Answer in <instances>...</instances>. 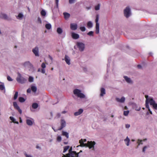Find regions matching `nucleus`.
<instances>
[{
  "mask_svg": "<svg viewBox=\"0 0 157 157\" xmlns=\"http://www.w3.org/2000/svg\"><path fill=\"white\" fill-rule=\"evenodd\" d=\"M146 100L145 101L146 107L148 109L149 111L150 112L151 111L150 109L149 103L150 105L152 106L153 109L155 110H157V103H156L153 98L151 97H149L147 95L145 96Z\"/></svg>",
  "mask_w": 157,
  "mask_h": 157,
  "instance_id": "obj_1",
  "label": "nucleus"
},
{
  "mask_svg": "<svg viewBox=\"0 0 157 157\" xmlns=\"http://www.w3.org/2000/svg\"><path fill=\"white\" fill-rule=\"evenodd\" d=\"M86 140L85 139L83 140L82 139L79 140V143L80 144V146L81 147H88L90 149H92L94 150V145L95 144V142L94 141H88L87 143L84 144V143L86 142Z\"/></svg>",
  "mask_w": 157,
  "mask_h": 157,
  "instance_id": "obj_2",
  "label": "nucleus"
},
{
  "mask_svg": "<svg viewBox=\"0 0 157 157\" xmlns=\"http://www.w3.org/2000/svg\"><path fill=\"white\" fill-rule=\"evenodd\" d=\"M23 66L26 70L29 71L30 72L34 71V67L32 63L29 61L25 62L23 64Z\"/></svg>",
  "mask_w": 157,
  "mask_h": 157,
  "instance_id": "obj_3",
  "label": "nucleus"
},
{
  "mask_svg": "<svg viewBox=\"0 0 157 157\" xmlns=\"http://www.w3.org/2000/svg\"><path fill=\"white\" fill-rule=\"evenodd\" d=\"M72 147H71L69 151V153L66 155H63L62 157H79V153H77L76 151H72Z\"/></svg>",
  "mask_w": 157,
  "mask_h": 157,
  "instance_id": "obj_4",
  "label": "nucleus"
},
{
  "mask_svg": "<svg viewBox=\"0 0 157 157\" xmlns=\"http://www.w3.org/2000/svg\"><path fill=\"white\" fill-rule=\"evenodd\" d=\"M17 74V76L16 78V80L17 82L22 84L25 83L27 82V79L23 77L20 73L18 72Z\"/></svg>",
  "mask_w": 157,
  "mask_h": 157,
  "instance_id": "obj_5",
  "label": "nucleus"
},
{
  "mask_svg": "<svg viewBox=\"0 0 157 157\" xmlns=\"http://www.w3.org/2000/svg\"><path fill=\"white\" fill-rule=\"evenodd\" d=\"M73 93L76 96L81 98H85V96L81 92L80 90L78 89H75L73 90Z\"/></svg>",
  "mask_w": 157,
  "mask_h": 157,
  "instance_id": "obj_6",
  "label": "nucleus"
},
{
  "mask_svg": "<svg viewBox=\"0 0 157 157\" xmlns=\"http://www.w3.org/2000/svg\"><path fill=\"white\" fill-rule=\"evenodd\" d=\"M26 123L29 126H32L34 123V120L33 119L27 117H26Z\"/></svg>",
  "mask_w": 157,
  "mask_h": 157,
  "instance_id": "obj_7",
  "label": "nucleus"
},
{
  "mask_svg": "<svg viewBox=\"0 0 157 157\" xmlns=\"http://www.w3.org/2000/svg\"><path fill=\"white\" fill-rule=\"evenodd\" d=\"M76 46L78 50L80 52L83 51L85 48V45L82 42H78L76 43Z\"/></svg>",
  "mask_w": 157,
  "mask_h": 157,
  "instance_id": "obj_8",
  "label": "nucleus"
},
{
  "mask_svg": "<svg viewBox=\"0 0 157 157\" xmlns=\"http://www.w3.org/2000/svg\"><path fill=\"white\" fill-rule=\"evenodd\" d=\"M99 20V16L98 15H97L95 19L96 25V30L95 33L96 34H98L99 32V24L98 22Z\"/></svg>",
  "mask_w": 157,
  "mask_h": 157,
  "instance_id": "obj_9",
  "label": "nucleus"
},
{
  "mask_svg": "<svg viewBox=\"0 0 157 157\" xmlns=\"http://www.w3.org/2000/svg\"><path fill=\"white\" fill-rule=\"evenodd\" d=\"M124 14L127 18H128L131 15V10L128 7H127L124 10Z\"/></svg>",
  "mask_w": 157,
  "mask_h": 157,
  "instance_id": "obj_10",
  "label": "nucleus"
},
{
  "mask_svg": "<svg viewBox=\"0 0 157 157\" xmlns=\"http://www.w3.org/2000/svg\"><path fill=\"white\" fill-rule=\"evenodd\" d=\"M66 126V122L65 120L63 119L61 120V127L58 129L59 130H61L63 128L65 127Z\"/></svg>",
  "mask_w": 157,
  "mask_h": 157,
  "instance_id": "obj_11",
  "label": "nucleus"
},
{
  "mask_svg": "<svg viewBox=\"0 0 157 157\" xmlns=\"http://www.w3.org/2000/svg\"><path fill=\"white\" fill-rule=\"evenodd\" d=\"M13 105L15 108L18 110L20 114H21L22 113L21 110L20 109L19 107L18 106L17 103L16 102H13Z\"/></svg>",
  "mask_w": 157,
  "mask_h": 157,
  "instance_id": "obj_12",
  "label": "nucleus"
},
{
  "mask_svg": "<svg viewBox=\"0 0 157 157\" xmlns=\"http://www.w3.org/2000/svg\"><path fill=\"white\" fill-rule=\"evenodd\" d=\"M32 52L36 56H39V49L37 47H36L33 48L32 50Z\"/></svg>",
  "mask_w": 157,
  "mask_h": 157,
  "instance_id": "obj_13",
  "label": "nucleus"
},
{
  "mask_svg": "<svg viewBox=\"0 0 157 157\" xmlns=\"http://www.w3.org/2000/svg\"><path fill=\"white\" fill-rule=\"evenodd\" d=\"M125 100V98L124 97H122L121 98H116V101L119 102L123 103L124 102Z\"/></svg>",
  "mask_w": 157,
  "mask_h": 157,
  "instance_id": "obj_14",
  "label": "nucleus"
},
{
  "mask_svg": "<svg viewBox=\"0 0 157 157\" xmlns=\"http://www.w3.org/2000/svg\"><path fill=\"white\" fill-rule=\"evenodd\" d=\"M100 95L101 97L104 96L106 94L105 90V89L103 87H101L100 88Z\"/></svg>",
  "mask_w": 157,
  "mask_h": 157,
  "instance_id": "obj_15",
  "label": "nucleus"
},
{
  "mask_svg": "<svg viewBox=\"0 0 157 157\" xmlns=\"http://www.w3.org/2000/svg\"><path fill=\"white\" fill-rule=\"evenodd\" d=\"M83 110L82 109H80L78 110L74 113V115L75 116H78L81 115L83 112Z\"/></svg>",
  "mask_w": 157,
  "mask_h": 157,
  "instance_id": "obj_16",
  "label": "nucleus"
},
{
  "mask_svg": "<svg viewBox=\"0 0 157 157\" xmlns=\"http://www.w3.org/2000/svg\"><path fill=\"white\" fill-rule=\"evenodd\" d=\"M64 60L66 63L68 65L71 64L70 59L69 57L67 55H65L64 57Z\"/></svg>",
  "mask_w": 157,
  "mask_h": 157,
  "instance_id": "obj_17",
  "label": "nucleus"
},
{
  "mask_svg": "<svg viewBox=\"0 0 157 157\" xmlns=\"http://www.w3.org/2000/svg\"><path fill=\"white\" fill-rule=\"evenodd\" d=\"M77 28V25L75 23H71L70 24V28L73 30H76Z\"/></svg>",
  "mask_w": 157,
  "mask_h": 157,
  "instance_id": "obj_18",
  "label": "nucleus"
},
{
  "mask_svg": "<svg viewBox=\"0 0 157 157\" xmlns=\"http://www.w3.org/2000/svg\"><path fill=\"white\" fill-rule=\"evenodd\" d=\"M124 78L126 81L128 83H132L133 82L131 80V78H129L127 76H124Z\"/></svg>",
  "mask_w": 157,
  "mask_h": 157,
  "instance_id": "obj_19",
  "label": "nucleus"
},
{
  "mask_svg": "<svg viewBox=\"0 0 157 157\" xmlns=\"http://www.w3.org/2000/svg\"><path fill=\"white\" fill-rule=\"evenodd\" d=\"M71 36L72 38L74 39H77L79 37V36L78 34L74 33H71Z\"/></svg>",
  "mask_w": 157,
  "mask_h": 157,
  "instance_id": "obj_20",
  "label": "nucleus"
},
{
  "mask_svg": "<svg viewBox=\"0 0 157 157\" xmlns=\"http://www.w3.org/2000/svg\"><path fill=\"white\" fill-rule=\"evenodd\" d=\"M126 145L127 146H128L129 145V143L130 141V139L127 136L125 139L124 140Z\"/></svg>",
  "mask_w": 157,
  "mask_h": 157,
  "instance_id": "obj_21",
  "label": "nucleus"
},
{
  "mask_svg": "<svg viewBox=\"0 0 157 157\" xmlns=\"http://www.w3.org/2000/svg\"><path fill=\"white\" fill-rule=\"evenodd\" d=\"M64 17L66 20L68 19L70 17V14L64 12L63 13Z\"/></svg>",
  "mask_w": 157,
  "mask_h": 157,
  "instance_id": "obj_22",
  "label": "nucleus"
},
{
  "mask_svg": "<svg viewBox=\"0 0 157 157\" xmlns=\"http://www.w3.org/2000/svg\"><path fill=\"white\" fill-rule=\"evenodd\" d=\"M0 17L5 19H7L8 18V17L6 14L3 13L0 14Z\"/></svg>",
  "mask_w": 157,
  "mask_h": 157,
  "instance_id": "obj_23",
  "label": "nucleus"
},
{
  "mask_svg": "<svg viewBox=\"0 0 157 157\" xmlns=\"http://www.w3.org/2000/svg\"><path fill=\"white\" fill-rule=\"evenodd\" d=\"M93 24L91 21H89L87 23V27L88 28H91L93 27Z\"/></svg>",
  "mask_w": 157,
  "mask_h": 157,
  "instance_id": "obj_24",
  "label": "nucleus"
},
{
  "mask_svg": "<svg viewBox=\"0 0 157 157\" xmlns=\"http://www.w3.org/2000/svg\"><path fill=\"white\" fill-rule=\"evenodd\" d=\"M10 118L13 122L17 124H19L18 122L16 121V120L14 118V117H10Z\"/></svg>",
  "mask_w": 157,
  "mask_h": 157,
  "instance_id": "obj_25",
  "label": "nucleus"
},
{
  "mask_svg": "<svg viewBox=\"0 0 157 157\" xmlns=\"http://www.w3.org/2000/svg\"><path fill=\"white\" fill-rule=\"evenodd\" d=\"M57 32L59 34H61L63 33V30L61 28H57L56 30Z\"/></svg>",
  "mask_w": 157,
  "mask_h": 157,
  "instance_id": "obj_26",
  "label": "nucleus"
},
{
  "mask_svg": "<svg viewBox=\"0 0 157 157\" xmlns=\"http://www.w3.org/2000/svg\"><path fill=\"white\" fill-rule=\"evenodd\" d=\"M31 89L32 91L34 92H36L37 90L36 87L33 85H32L31 86Z\"/></svg>",
  "mask_w": 157,
  "mask_h": 157,
  "instance_id": "obj_27",
  "label": "nucleus"
},
{
  "mask_svg": "<svg viewBox=\"0 0 157 157\" xmlns=\"http://www.w3.org/2000/svg\"><path fill=\"white\" fill-rule=\"evenodd\" d=\"M62 134L63 136H66L67 138H69V133L68 132L64 131H62Z\"/></svg>",
  "mask_w": 157,
  "mask_h": 157,
  "instance_id": "obj_28",
  "label": "nucleus"
},
{
  "mask_svg": "<svg viewBox=\"0 0 157 157\" xmlns=\"http://www.w3.org/2000/svg\"><path fill=\"white\" fill-rule=\"evenodd\" d=\"M2 84L0 85V90H4L5 91V87L3 83L1 82Z\"/></svg>",
  "mask_w": 157,
  "mask_h": 157,
  "instance_id": "obj_29",
  "label": "nucleus"
},
{
  "mask_svg": "<svg viewBox=\"0 0 157 157\" xmlns=\"http://www.w3.org/2000/svg\"><path fill=\"white\" fill-rule=\"evenodd\" d=\"M46 28L48 30L52 28V25L50 23H48L46 24L45 25Z\"/></svg>",
  "mask_w": 157,
  "mask_h": 157,
  "instance_id": "obj_30",
  "label": "nucleus"
},
{
  "mask_svg": "<svg viewBox=\"0 0 157 157\" xmlns=\"http://www.w3.org/2000/svg\"><path fill=\"white\" fill-rule=\"evenodd\" d=\"M70 146H65L63 147V153L65 152L69 148Z\"/></svg>",
  "mask_w": 157,
  "mask_h": 157,
  "instance_id": "obj_31",
  "label": "nucleus"
},
{
  "mask_svg": "<svg viewBox=\"0 0 157 157\" xmlns=\"http://www.w3.org/2000/svg\"><path fill=\"white\" fill-rule=\"evenodd\" d=\"M25 100V99L22 97H20L19 98V101L21 102H24Z\"/></svg>",
  "mask_w": 157,
  "mask_h": 157,
  "instance_id": "obj_32",
  "label": "nucleus"
},
{
  "mask_svg": "<svg viewBox=\"0 0 157 157\" xmlns=\"http://www.w3.org/2000/svg\"><path fill=\"white\" fill-rule=\"evenodd\" d=\"M29 82H32L34 81V78L33 77L31 76H29Z\"/></svg>",
  "mask_w": 157,
  "mask_h": 157,
  "instance_id": "obj_33",
  "label": "nucleus"
},
{
  "mask_svg": "<svg viewBox=\"0 0 157 157\" xmlns=\"http://www.w3.org/2000/svg\"><path fill=\"white\" fill-rule=\"evenodd\" d=\"M38 107V105L36 103H33L32 104V107L34 109H36Z\"/></svg>",
  "mask_w": 157,
  "mask_h": 157,
  "instance_id": "obj_34",
  "label": "nucleus"
},
{
  "mask_svg": "<svg viewBox=\"0 0 157 157\" xmlns=\"http://www.w3.org/2000/svg\"><path fill=\"white\" fill-rule=\"evenodd\" d=\"M23 17V15L22 13H20L18 15L17 18V19H21Z\"/></svg>",
  "mask_w": 157,
  "mask_h": 157,
  "instance_id": "obj_35",
  "label": "nucleus"
},
{
  "mask_svg": "<svg viewBox=\"0 0 157 157\" xmlns=\"http://www.w3.org/2000/svg\"><path fill=\"white\" fill-rule=\"evenodd\" d=\"M41 14L42 16H44L46 15V12L44 10H42L41 11Z\"/></svg>",
  "mask_w": 157,
  "mask_h": 157,
  "instance_id": "obj_36",
  "label": "nucleus"
},
{
  "mask_svg": "<svg viewBox=\"0 0 157 157\" xmlns=\"http://www.w3.org/2000/svg\"><path fill=\"white\" fill-rule=\"evenodd\" d=\"M62 140V137L60 136H58L57 138V141L59 142H60Z\"/></svg>",
  "mask_w": 157,
  "mask_h": 157,
  "instance_id": "obj_37",
  "label": "nucleus"
},
{
  "mask_svg": "<svg viewBox=\"0 0 157 157\" xmlns=\"http://www.w3.org/2000/svg\"><path fill=\"white\" fill-rule=\"evenodd\" d=\"M18 92L17 91L15 93V94H14V98H13L14 100H15L17 98V96H18Z\"/></svg>",
  "mask_w": 157,
  "mask_h": 157,
  "instance_id": "obj_38",
  "label": "nucleus"
},
{
  "mask_svg": "<svg viewBox=\"0 0 157 157\" xmlns=\"http://www.w3.org/2000/svg\"><path fill=\"white\" fill-rule=\"evenodd\" d=\"M100 5V4H98L97 6H96L95 7V10H99Z\"/></svg>",
  "mask_w": 157,
  "mask_h": 157,
  "instance_id": "obj_39",
  "label": "nucleus"
},
{
  "mask_svg": "<svg viewBox=\"0 0 157 157\" xmlns=\"http://www.w3.org/2000/svg\"><path fill=\"white\" fill-rule=\"evenodd\" d=\"M129 113V111L128 110L124 111V115L125 116H127L128 115Z\"/></svg>",
  "mask_w": 157,
  "mask_h": 157,
  "instance_id": "obj_40",
  "label": "nucleus"
},
{
  "mask_svg": "<svg viewBox=\"0 0 157 157\" xmlns=\"http://www.w3.org/2000/svg\"><path fill=\"white\" fill-rule=\"evenodd\" d=\"M93 33H94L92 31H90L89 32H88L87 34V35H89L90 36H93Z\"/></svg>",
  "mask_w": 157,
  "mask_h": 157,
  "instance_id": "obj_41",
  "label": "nucleus"
},
{
  "mask_svg": "<svg viewBox=\"0 0 157 157\" xmlns=\"http://www.w3.org/2000/svg\"><path fill=\"white\" fill-rule=\"evenodd\" d=\"M80 29L81 30L82 32H84L86 30V28L85 27H81L80 28Z\"/></svg>",
  "mask_w": 157,
  "mask_h": 157,
  "instance_id": "obj_42",
  "label": "nucleus"
},
{
  "mask_svg": "<svg viewBox=\"0 0 157 157\" xmlns=\"http://www.w3.org/2000/svg\"><path fill=\"white\" fill-rule=\"evenodd\" d=\"M135 110L137 111H140L141 109V108L140 106H136L135 107Z\"/></svg>",
  "mask_w": 157,
  "mask_h": 157,
  "instance_id": "obj_43",
  "label": "nucleus"
},
{
  "mask_svg": "<svg viewBox=\"0 0 157 157\" xmlns=\"http://www.w3.org/2000/svg\"><path fill=\"white\" fill-rule=\"evenodd\" d=\"M41 67L42 68H45L46 67V65L44 63H43L41 65Z\"/></svg>",
  "mask_w": 157,
  "mask_h": 157,
  "instance_id": "obj_44",
  "label": "nucleus"
},
{
  "mask_svg": "<svg viewBox=\"0 0 157 157\" xmlns=\"http://www.w3.org/2000/svg\"><path fill=\"white\" fill-rule=\"evenodd\" d=\"M7 79L9 81H11L13 80L12 78L9 76H7Z\"/></svg>",
  "mask_w": 157,
  "mask_h": 157,
  "instance_id": "obj_45",
  "label": "nucleus"
},
{
  "mask_svg": "<svg viewBox=\"0 0 157 157\" xmlns=\"http://www.w3.org/2000/svg\"><path fill=\"white\" fill-rule=\"evenodd\" d=\"M148 147L147 146H144L142 150L143 152H144L146 150L147 148Z\"/></svg>",
  "mask_w": 157,
  "mask_h": 157,
  "instance_id": "obj_46",
  "label": "nucleus"
},
{
  "mask_svg": "<svg viewBox=\"0 0 157 157\" xmlns=\"http://www.w3.org/2000/svg\"><path fill=\"white\" fill-rule=\"evenodd\" d=\"M24 154L26 157H33L31 155H28L26 152L24 153Z\"/></svg>",
  "mask_w": 157,
  "mask_h": 157,
  "instance_id": "obj_47",
  "label": "nucleus"
},
{
  "mask_svg": "<svg viewBox=\"0 0 157 157\" xmlns=\"http://www.w3.org/2000/svg\"><path fill=\"white\" fill-rule=\"evenodd\" d=\"M75 0H69V3L70 4H72L74 3Z\"/></svg>",
  "mask_w": 157,
  "mask_h": 157,
  "instance_id": "obj_48",
  "label": "nucleus"
},
{
  "mask_svg": "<svg viewBox=\"0 0 157 157\" xmlns=\"http://www.w3.org/2000/svg\"><path fill=\"white\" fill-rule=\"evenodd\" d=\"M58 2H59V0H56V7L57 8L58 7Z\"/></svg>",
  "mask_w": 157,
  "mask_h": 157,
  "instance_id": "obj_49",
  "label": "nucleus"
},
{
  "mask_svg": "<svg viewBox=\"0 0 157 157\" xmlns=\"http://www.w3.org/2000/svg\"><path fill=\"white\" fill-rule=\"evenodd\" d=\"M130 126V125L128 124H125V128H129Z\"/></svg>",
  "mask_w": 157,
  "mask_h": 157,
  "instance_id": "obj_50",
  "label": "nucleus"
},
{
  "mask_svg": "<svg viewBox=\"0 0 157 157\" xmlns=\"http://www.w3.org/2000/svg\"><path fill=\"white\" fill-rule=\"evenodd\" d=\"M61 116V114L60 113H57V115H56V117L57 118H59V117H60Z\"/></svg>",
  "mask_w": 157,
  "mask_h": 157,
  "instance_id": "obj_51",
  "label": "nucleus"
},
{
  "mask_svg": "<svg viewBox=\"0 0 157 157\" xmlns=\"http://www.w3.org/2000/svg\"><path fill=\"white\" fill-rule=\"evenodd\" d=\"M41 72V73H42L44 74L45 72V71L44 68H42Z\"/></svg>",
  "mask_w": 157,
  "mask_h": 157,
  "instance_id": "obj_52",
  "label": "nucleus"
},
{
  "mask_svg": "<svg viewBox=\"0 0 157 157\" xmlns=\"http://www.w3.org/2000/svg\"><path fill=\"white\" fill-rule=\"evenodd\" d=\"M31 89L30 88H29V89H28L27 90V93H30L31 92Z\"/></svg>",
  "mask_w": 157,
  "mask_h": 157,
  "instance_id": "obj_53",
  "label": "nucleus"
},
{
  "mask_svg": "<svg viewBox=\"0 0 157 157\" xmlns=\"http://www.w3.org/2000/svg\"><path fill=\"white\" fill-rule=\"evenodd\" d=\"M38 21L40 23H41V21L40 18V17L38 18Z\"/></svg>",
  "mask_w": 157,
  "mask_h": 157,
  "instance_id": "obj_54",
  "label": "nucleus"
},
{
  "mask_svg": "<svg viewBox=\"0 0 157 157\" xmlns=\"http://www.w3.org/2000/svg\"><path fill=\"white\" fill-rule=\"evenodd\" d=\"M137 67L139 69H141L142 68V67L140 65H137Z\"/></svg>",
  "mask_w": 157,
  "mask_h": 157,
  "instance_id": "obj_55",
  "label": "nucleus"
},
{
  "mask_svg": "<svg viewBox=\"0 0 157 157\" xmlns=\"http://www.w3.org/2000/svg\"><path fill=\"white\" fill-rule=\"evenodd\" d=\"M142 140H138L137 143L139 144V145L140 144V143L142 142Z\"/></svg>",
  "mask_w": 157,
  "mask_h": 157,
  "instance_id": "obj_56",
  "label": "nucleus"
},
{
  "mask_svg": "<svg viewBox=\"0 0 157 157\" xmlns=\"http://www.w3.org/2000/svg\"><path fill=\"white\" fill-rule=\"evenodd\" d=\"M49 58L50 59H51V60L52 61V60H53V58H52V57L51 56H50L49 55Z\"/></svg>",
  "mask_w": 157,
  "mask_h": 157,
  "instance_id": "obj_57",
  "label": "nucleus"
},
{
  "mask_svg": "<svg viewBox=\"0 0 157 157\" xmlns=\"http://www.w3.org/2000/svg\"><path fill=\"white\" fill-rule=\"evenodd\" d=\"M52 128L54 130V131L55 132H56L57 131V130H59L58 129H54L53 127H52Z\"/></svg>",
  "mask_w": 157,
  "mask_h": 157,
  "instance_id": "obj_58",
  "label": "nucleus"
},
{
  "mask_svg": "<svg viewBox=\"0 0 157 157\" xmlns=\"http://www.w3.org/2000/svg\"><path fill=\"white\" fill-rule=\"evenodd\" d=\"M67 113V111H63L62 112V113L63 114H64V113Z\"/></svg>",
  "mask_w": 157,
  "mask_h": 157,
  "instance_id": "obj_59",
  "label": "nucleus"
},
{
  "mask_svg": "<svg viewBox=\"0 0 157 157\" xmlns=\"http://www.w3.org/2000/svg\"><path fill=\"white\" fill-rule=\"evenodd\" d=\"M22 120L21 117L20 118V122L22 123Z\"/></svg>",
  "mask_w": 157,
  "mask_h": 157,
  "instance_id": "obj_60",
  "label": "nucleus"
},
{
  "mask_svg": "<svg viewBox=\"0 0 157 157\" xmlns=\"http://www.w3.org/2000/svg\"><path fill=\"white\" fill-rule=\"evenodd\" d=\"M124 109H128V107L126 106L124 107Z\"/></svg>",
  "mask_w": 157,
  "mask_h": 157,
  "instance_id": "obj_61",
  "label": "nucleus"
},
{
  "mask_svg": "<svg viewBox=\"0 0 157 157\" xmlns=\"http://www.w3.org/2000/svg\"><path fill=\"white\" fill-rule=\"evenodd\" d=\"M52 139H50L49 140V141L50 142H52Z\"/></svg>",
  "mask_w": 157,
  "mask_h": 157,
  "instance_id": "obj_62",
  "label": "nucleus"
},
{
  "mask_svg": "<svg viewBox=\"0 0 157 157\" xmlns=\"http://www.w3.org/2000/svg\"><path fill=\"white\" fill-rule=\"evenodd\" d=\"M50 114H51V116L52 117V116H53V114H52V113H50Z\"/></svg>",
  "mask_w": 157,
  "mask_h": 157,
  "instance_id": "obj_63",
  "label": "nucleus"
},
{
  "mask_svg": "<svg viewBox=\"0 0 157 157\" xmlns=\"http://www.w3.org/2000/svg\"><path fill=\"white\" fill-rule=\"evenodd\" d=\"M149 54L150 55H151L152 54V53L151 52H150L149 53Z\"/></svg>",
  "mask_w": 157,
  "mask_h": 157,
  "instance_id": "obj_64",
  "label": "nucleus"
}]
</instances>
